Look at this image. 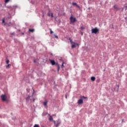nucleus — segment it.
Masks as SVG:
<instances>
[{"mask_svg":"<svg viewBox=\"0 0 127 127\" xmlns=\"http://www.w3.org/2000/svg\"><path fill=\"white\" fill-rule=\"evenodd\" d=\"M100 30L97 28H93L91 29L92 33H95V34H97V33H99Z\"/></svg>","mask_w":127,"mask_h":127,"instance_id":"f257e3e1","label":"nucleus"},{"mask_svg":"<svg viewBox=\"0 0 127 127\" xmlns=\"http://www.w3.org/2000/svg\"><path fill=\"white\" fill-rule=\"evenodd\" d=\"M69 40L70 41V44H71V48H75V47H76V43L73 42V40L71 39V38H69Z\"/></svg>","mask_w":127,"mask_h":127,"instance_id":"f03ea898","label":"nucleus"},{"mask_svg":"<svg viewBox=\"0 0 127 127\" xmlns=\"http://www.w3.org/2000/svg\"><path fill=\"white\" fill-rule=\"evenodd\" d=\"M0 98L3 102H8V100H7V97H6L5 95H1Z\"/></svg>","mask_w":127,"mask_h":127,"instance_id":"7ed1b4c3","label":"nucleus"},{"mask_svg":"<svg viewBox=\"0 0 127 127\" xmlns=\"http://www.w3.org/2000/svg\"><path fill=\"white\" fill-rule=\"evenodd\" d=\"M70 21L72 23H74L76 21V18H73V15H71L70 17Z\"/></svg>","mask_w":127,"mask_h":127,"instance_id":"20e7f679","label":"nucleus"},{"mask_svg":"<svg viewBox=\"0 0 127 127\" xmlns=\"http://www.w3.org/2000/svg\"><path fill=\"white\" fill-rule=\"evenodd\" d=\"M60 125H61V122L58 120L56 122V125H55V127H58L59 126H60Z\"/></svg>","mask_w":127,"mask_h":127,"instance_id":"39448f33","label":"nucleus"},{"mask_svg":"<svg viewBox=\"0 0 127 127\" xmlns=\"http://www.w3.org/2000/svg\"><path fill=\"white\" fill-rule=\"evenodd\" d=\"M114 9L116 10H120V7H119V6H118L117 5H114Z\"/></svg>","mask_w":127,"mask_h":127,"instance_id":"423d86ee","label":"nucleus"},{"mask_svg":"<svg viewBox=\"0 0 127 127\" xmlns=\"http://www.w3.org/2000/svg\"><path fill=\"white\" fill-rule=\"evenodd\" d=\"M83 101L82 99H79L77 102V104L78 105H81V104H83Z\"/></svg>","mask_w":127,"mask_h":127,"instance_id":"0eeeda50","label":"nucleus"},{"mask_svg":"<svg viewBox=\"0 0 127 127\" xmlns=\"http://www.w3.org/2000/svg\"><path fill=\"white\" fill-rule=\"evenodd\" d=\"M50 63H51L52 65H54L56 64L55 61L51 60H50Z\"/></svg>","mask_w":127,"mask_h":127,"instance_id":"6e6552de","label":"nucleus"},{"mask_svg":"<svg viewBox=\"0 0 127 127\" xmlns=\"http://www.w3.org/2000/svg\"><path fill=\"white\" fill-rule=\"evenodd\" d=\"M3 23V25H6V23H5V21L4 20V18L2 19V24Z\"/></svg>","mask_w":127,"mask_h":127,"instance_id":"1a4fd4ad","label":"nucleus"},{"mask_svg":"<svg viewBox=\"0 0 127 127\" xmlns=\"http://www.w3.org/2000/svg\"><path fill=\"white\" fill-rule=\"evenodd\" d=\"M72 5H75L76 7H80V6L79 5L77 4V3L72 2Z\"/></svg>","mask_w":127,"mask_h":127,"instance_id":"9d476101","label":"nucleus"},{"mask_svg":"<svg viewBox=\"0 0 127 127\" xmlns=\"http://www.w3.org/2000/svg\"><path fill=\"white\" fill-rule=\"evenodd\" d=\"M29 31H30V32H32V33H33V32L35 31V30H34V29H29Z\"/></svg>","mask_w":127,"mask_h":127,"instance_id":"9b49d317","label":"nucleus"},{"mask_svg":"<svg viewBox=\"0 0 127 127\" xmlns=\"http://www.w3.org/2000/svg\"><path fill=\"white\" fill-rule=\"evenodd\" d=\"M48 103V101L46 100V102H44L43 103V105L44 106H45V107H46V106H47V103Z\"/></svg>","mask_w":127,"mask_h":127,"instance_id":"f8f14e48","label":"nucleus"},{"mask_svg":"<svg viewBox=\"0 0 127 127\" xmlns=\"http://www.w3.org/2000/svg\"><path fill=\"white\" fill-rule=\"evenodd\" d=\"M91 81H95V80H96V77H95V76H92L91 77Z\"/></svg>","mask_w":127,"mask_h":127,"instance_id":"ddd939ff","label":"nucleus"},{"mask_svg":"<svg viewBox=\"0 0 127 127\" xmlns=\"http://www.w3.org/2000/svg\"><path fill=\"white\" fill-rule=\"evenodd\" d=\"M49 120L53 121V117H52V116H50V118L49 119Z\"/></svg>","mask_w":127,"mask_h":127,"instance_id":"4468645a","label":"nucleus"},{"mask_svg":"<svg viewBox=\"0 0 127 127\" xmlns=\"http://www.w3.org/2000/svg\"><path fill=\"white\" fill-rule=\"evenodd\" d=\"M10 66H11V64H8V65H7L6 66V68H9L10 67Z\"/></svg>","mask_w":127,"mask_h":127,"instance_id":"2eb2a0df","label":"nucleus"},{"mask_svg":"<svg viewBox=\"0 0 127 127\" xmlns=\"http://www.w3.org/2000/svg\"><path fill=\"white\" fill-rule=\"evenodd\" d=\"M80 29H81V30H84V29H85V28H84V27L82 26L80 27Z\"/></svg>","mask_w":127,"mask_h":127,"instance_id":"dca6fc26","label":"nucleus"},{"mask_svg":"<svg viewBox=\"0 0 127 127\" xmlns=\"http://www.w3.org/2000/svg\"><path fill=\"white\" fill-rule=\"evenodd\" d=\"M34 127H39V125H38L37 124H35V126H34Z\"/></svg>","mask_w":127,"mask_h":127,"instance_id":"f3484780","label":"nucleus"},{"mask_svg":"<svg viewBox=\"0 0 127 127\" xmlns=\"http://www.w3.org/2000/svg\"><path fill=\"white\" fill-rule=\"evenodd\" d=\"M50 30L51 34H52V33H53V31H52V30L51 29H50Z\"/></svg>","mask_w":127,"mask_h":127,"instance_id":"a211bd4d","label":"nucleus"},{"mask_svg":"<svg viewBox=\"0 0 127 127\" xmlns=\"http://www.w3.org/2000/svg\"><path fill=\"white\" fill-rule=\"evenodd\" d=\"M6 64H8L9 63V60H7V61H6Z\"/></svg>","mask_w":127,"mask_h":127,"instance_id":"6ab92c4d","label":"nucleus"},{"mask_svg":"<svg viewBox=\"0 0 127 127\" xmlns=\"http://www.w3.org/2000/svg\"><path fill=\"white\" fill-rule=\"evenodd\" d=\"M8 1H9V0H5V3H7V2H8Z\"/></svg>","mask_w":127,"mask_h":127,"instance_id":"aec40b11","label":"nucleus"},{"mask_svg":"<svg viewBox=\"0 0 127 127\" xmlns=\"http://www.w3.org/2000/svg\"><path fill=\"white\" fill-rule=\"evenodd\" d=\"M64 64H65L64 63H62V68H63V67H64Z\"/></svg>","mask_w":127,"mask_h":127,"instance_id":"412c9836","label":"nucleus"},{"mask_svg":"<svg viewBox=\"0 0 127 127\" xmlns=\"http://www.w3.org/2000/svg\"><path fill=\"white\" fill-rule=\"evenodd\" d=\"M60 70V66L59 65H58V71L59 72V70Z\"/></svg>","mask_w":127,"mask_h":127,"instance_id":"4be33fe9","label":"nucleus"},{"mask_svg":"<svg viewBox=\"0 0 127 127\" xmlns=\"http://www.w3.org/2000/svg\"><path fill=\"white\" fill-rule=\"evenodd\" d=\"M54 36L55 38H58V36H57L56 35H54Z\"/></svg>","mask_w":127,"mask_h":127,"instance_id":"5701e85b","label":"nucleus"},{"mask_svg":"<svg viewBox=\"0 0 127 127\" xmlns=\"http://www.w3.org/2000/svg\"><path fill=\"white\" fill-rule=\"evenodd\" d=\"M51 17H53V13H51Z\"/></svg>","mask_w":127,"mask_h":127,"instance_id":"b1692460","label":"nucleus"},{"mask_svg":"<svg viewBox=\"0 0 127 127\" xmlns=\"http://www.w3.org/2000/svg\"><path fill=\"white\" fill-rule=\"evenodd\" d=\"M47 15H48V16H50V13H48V14H47Z\"/></svg>","mask_w":127,"mask_h":127,"instance_id":"393cba45","label":"nucleus"},{"mask_svg":"<svg viewBox=\"0 0 127 127\" xmlns=\"http://www.w3.org/2000/svg\"><path fill=\"white\" fill-rule=\"evenodd\" d=\"M54 125H56V122L55 121H53Z\"/></svg>","mask_w":127,"mask_h":127,"instance_id":"a878e982","label":"nucleus"},{"mask_svg":"<svg viewBox=\"0 0 127 127\" xmlns=\"http://www.w3.org/2000/svg\"><path fill=\"white\" fill-rule=\"evenodd\" d=\"M12 34V35H15V33H13Z\"/></svg>","mask_w":127,"mask_h":127,"instance_id":"bb28decb","label":"nucleus"},{"mask_svg":"<svg viewBox=\"0 0 127 127\" xmlns=\"http://www.w3.org/2000/svg\"><path fill=\"white\" fill-rule=\"evenodd\" d=\"M76 45L77 46H78L79 45V44H75V46H76Z\"/></svg>","mask_w":127,"mask_h":127,"instance_id":"cd10ccee","label":"nucleus"},{"mask_svg":"<svg viewBox=\"0 0 127 127\" xmlns=\"http://www.w3.org/2000/svg\"><path fill=\"white\" fill-rule=\"evenodd\" d=\"M83 99H86L87 97H85V96H83Z\"/></svg>","mask_w":127,"mask_h":127,"instance_id":"c85d7f7f","label":"nucleus"},{"mask_svg":"<svg viewBox=\"0 0 127 127\" xmlns=\"http://www.w3.org/2000/svg\"><path fill=\"white\" fill-rule=\"evenodd\" d=\"M33 100V102H35V99L34 98Z\"/></svg>","mask_w":127,"mask_h":127,"instance_id":"c756f323","label":"nucleus"},{"mask_svg":"<svg viewBox=\"0 0 127 127\" xmlns=\"http://www.w3.org/2000/svg\"><path fill=\"white\" fill-rule=\"evenodd\" d=\"M125 8H126V10H127V6H126Z\"/></svg>","mask_w":127,"mask_h":127,"instance_id":"7c9ffc66","label":"nucleus"},{"mask_svg":"<svg viewBox=\"0 0 127 127\" xmlns=\"http://www.w3.org/2000/svg\"><path fill=\"white\" fill-rule=\"evenodd\" d=\"M118 88H120V86L119 85L118 86Z\"/></svg>","mask_w":127,"mask_h":127,"instance_id":"2f4dec72","label":"nucleus"},{"mask_svg":"<svg viewBox=\"0 0 127 127\" xmlns=\"http://www.w3.org/2000/svg\"><path fill=\"white\" fill-rule=\"evenodd\" d=\"M22 34H24V33H22Z\"/></svg>","mask_w":127,"mask_h":127,"instance_id":"473e14b6","label":"nucleus"}]
</instances>
